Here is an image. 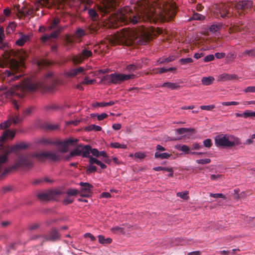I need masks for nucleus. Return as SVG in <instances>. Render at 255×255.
Instances as JSON below:
<instances>
[{"label": "nucleus", "mask_w": 255, "mask_h": 255, "mask_svg": "<svg viewBox=\"0 0 255 255\" xmlns=\"http://www.w3.org/2000/svg\"><path fill=\"white\" fill-rule=\"evenodd\" d=\"M203 145L207 148H210L212 145V142L211 139L208 138L203 141Z\"/></svg>", "instance_id": "obj_61"}, {"label": "nucleus", "mask_w": 255, "mask_h": 255, "mask_svg": "<svg viewBox=\"0 0 255 255\" xmlns=\"http://www.w3.org/2000/svg\"><path fill=\"white\" fill-rule=\"evenodd\" d=\"M32 156H33V158H36L40 161H44L46 160V151L32 152Z\"/></svg>", "instance_id": "obj_20"}, {"label": "nucleus", "mask_w": 255, "mask_h": 255, "mask_svg": "<svg viewBox=\"0 0 255 255\" xmlns=\"http://www.w3.org/2000/svg\"><path fill=\"white\" fill-rule=\"evenodd\" d=\"M88 13L90 17L93 20H96L99 17V15L96 10L94 8L89 9L88 10Z\"/></svg>", "instance_id": "obj_36"}, {"label": "nucleus", "mask_w": 255, "mask_h": 255, "mask_svg": "<svg viewBox=\"0 0 255 255\" xmlns=\"http://www.w3.org/2000/svg\"><path fill=\"white\" fill-rule=\"evenodd\" d=\"M176 70V69L174 67H171L169 68H157L156 70L157 71L156 72L158 73L159 74H162L165 72H173L175 71Z\"/></svg>", "instance_id": "obj_40"}, {"label": "nucleus", "mask_w": 255, "mask_h": 255, "mask_svg": "<svg viewBox=\"0 0 255 255\" xmlns=\"http://www.w3.org/2000/svg\"><path fill=\"white\" fill-rule=\"evenodd\" d=\"M85 130L88 131L92 130L99 131L102 130V128L99 126H96L95 125H91L88 127H85Z\"/></svg>", "instance_id": "obj_37"}, {"label": "nucleus", "mask_w": 255, "mask_h": 255, "mask_svg": "<svg viewBox=\"0 0 255 255\" xmlns=\"http://www.w3.org/2000/svg\"><path fill=\"white\" fill-rule=\"evenodd\" d=\"M90 153H91L93 155L97 157H99V151L97 149L92 148V147L91 146L90 150L89 151V155H90Z\"/></svg>", "instance_id": "obj_63"}, {"label": "nucleus", "mask_w": 255, "mask_h": 255, "mask_svg": "<svg viewBox=\"0 0 255 255\" xmlns=\"http://www.w3.org/2000/svg\"><path fill=\"white\" fill-rule=\"evenodd\" d=\"M219 81H229L232 79H235L237 78V76L235 74L233 75H230L226 73H224L222 74H221L218 77Z\"/></svg>", "instance_id": "obj_22"}, {"label": "nucleus", "mask_w": 255, "mask_h": 255, "mask_svg": "<svg viewBox=\"0 0 255 255\" xmlns=\"http://www.w3.org/2000/svg\"><path fill=\"white\" fill-rule=\"evenodd\" d=\"M230 6L228 4L222 3L218 6L220 16L222 18L229 17L231 14L229 13Z\"/></svg>", "instance_id": "obj_14"}, {"label": "nucleus", "mask_w": 255, "mask_h": 255, "mask_svg": "<svg viewBox=\"0 0 255 255\" xmlns=\"http://www.w3.org/2000/svg\"><path fill=\"white\" fill-rule=\"evenodd\" d=\"M36 63L39 67L48 66L52 64L51 62L44 59L38 60Z\"/></svg>", "instance_id": "obj_32"}, {"label": "nucleus", "mask_w": 255, "mask_h": 255, "mask_svg": "<svg viewBox=\"0 0 255 255\" xmlns=\"http://www.w3.org/2000/svg\"><path fill=\"white\" fill-rule=\"evenodd\" d=\"M15 131L14 130L6 129L3 131L2 135L0 136V149H4V142L6 138L12 139L15 135Z\"/></svg>", "instance_id": "obj_11"}, {"label": "nucleus", "mask_w": 255, "mask_h": 255, "mask_svg": "<svg viewBox=\"0 0 255 255\" xmlns=\"http://www.w3.org/2000/svg\"><path fill=\"white\" fill-rule=\"evenodd\" d=\"M11 125V121L9 119L8 120L2 123L0 125V128L1 129H5L10 127Z\"/></svg>", "instance_id": "obj_45"}, {"label": "nucleus", "mask_w": 255, "mask_h": 255, "mask_svg": "<svg viewBox=\"0 0 255 255\" xmlns=\"http://www.w3.org/2000/svg\"><path fill=\"white\" fill-rule=\"evenodd\" d=\"M55 196V192L51 190L41 192L37 194L38 198L43 201H46L52 199L54 198Z\"/></svg>", "instance_id": "obj_15"}, {"label": "nucleus", "mask_w": 255, "mask_h": 255, "mask_svg": "<svg viewBox=\"0 0 255 255\" xmlns=\"http://www.w3.org/2000/svg\"><path fill=\"white\" fill-rule=\"evenodd\" d=\"M31 37V35L30 34H23V33H20V37L18 39L15 43L16 45L22 46H23L25 42L29 41Z\"/></svg>", "instance_id": "obj_17"}, {"label": "nucleus", "mask_w": 255, "mask_h": 255, "mask_svg": "<svg viewBox=\"0 0 255 255\" xmlns=\"http://www.w3.org/2000/svg\"><path fill=\"white\" fill-rule=\"evenodd\" d=\"M196 161L198 164H206L210 163L211 162V160L209 158H206V159H198V160H196Z\"/></svg>", "instance_id": "obj_54"}, {"label": "nucleus", "mask_w": 255, "mask_h": 255, "mask_svg": "<svg viewBox=\"0 0 255 255\" xmlns=\"http://www.w3.org/2000/svg\"><path fill=\"white\" fill-rule=\"evenodd\" d=\"M16 23L14 22H10L6 28V32L7 34L12 33L15 29Z\"/></svg>", "instance_id": "obj_35"}, {"label": "nucleus", "mask_w": 255, "mask_h": 255, "mask_svg": "<svg viewBox=\"0 0 255 255\" xmlns=\"http://www.w3.org/2000/svg\"><path fill=\"white\" fill-rule=\"evenodd\" d=\"M60 156L57 152L53 151H46V159H50L53 161H58Z\"/></svg>", "instance_id": "obj_27"}, {"label": "nucleus", "mask_w": 255, "mask_h": 255, "mask_svg": "<svg viewBox=\"0 0 255 255\" xmlns=\"http://www.w3.org/2000/svg\"><path fill=\"white\" fill-rule=\"evenodd\" d=\"M137 69V67L134 64L128 65L126 67V70L128 72L134 71Z\"/></svg>", "instance_id": "obj_57"}, {"label": "nucleus", "mask_w": 255, "mask_h": 255, "mask_svg": "<svg viewBox=\"0 0 255 255\" xmlns=\"http://www.w3.org/2000/svg\"><path fill=\"white\" fill-rule=\"evenodd\" d=\"M24 87L29 91H34L37 89L38 85L36 83L28 82L24 84Z\"/></svg>", "instance_id": "obj_25"}, {"label": "nucleus", "mask_w": 255, "mask_h": 255, "mask_svg": "<svg viewBox=\"0 0 255 255\" xmlns=\"http://www.w3.org/2000/svg\"><path fill=\"white\" fill-rule=\"evenodd\" d=\"M9 119L14 124H17L21 123L22 121V118H20L19 116L15 115V116H11Z\"/></svg>", "instance_id": "obj_42"}, {"label": "nucleus", "mask_w": 255, "mask_h": 255, "mask_svg": "<svg viewBox=\"0 0 255 255\" xmlns=\"http://www.w3.org/2000/svg\"><path fill=\"white\" fill-rule=\"evenodd\" d=\"M86 35V32L84 30L81 28H78L75 32V36L77 37H82Z\"/></svg>", "instance_id": "obj_46"}, {"label": "nucleus", "mask_w": 255, "mask_h": 255, "mask_svg": "<svg viewBox=\"0 0 255 255\" xmlns=\"http://www.w3.org/2000/svg\"><path fill=\"white\" fill-rule=\"evenodd\" d=\"M255 57V50L254 49H247L239 54V57L243 59L247 57Z\"/></svg>", "instance_id": "obj_21"}, {"label": "nucleus", "mask_w": 255, "mask_h": 255, "mask_svg": "<svg viewBox=\"0 0 255 255\" xmlns=\"http://www.w3.org/2000/svg\"><path fill=\"white\" fill-rule=\"evenodd\" d=\"M244 117H255V112H251L250 110H246L244 112Z\"/></svg>", "instance_id": "obj_50"}, {"label": "nucleus", "mask_w": 255, "mask_h": 255, "mask_svg": "<svg viewBox=\"0 0 255 255\" xmlns=\"http://www.w3.org/2000/svg\"><path fill=\"white\" fill-rule=\"evenodd\" d=\"M60 109V107L56 104H52L45 107V110L47 111H55Z\"/></svg>", "instance_id": "obj_39"}, {"label": "nucleus", "mask_w": 255, "mask_h": 255, "mask_svg": "<svg viewBox=\"0 0 255 255\" xmlns=\"http://www.w3.org/2000/svg\"><path fill=\"white\" fill-rule=\"evenodd\" d=\"M154 36H155V28L151 27L148 28L142 25L138 31H133L129 28L123 29L115 34L110 41L113 45H130L133 43L145 45L149 42Z\"/></svg>", "instance_id": "obj_2"}, {"label": "nucleus", "mask_w": 255, "mask_h": 255, "mask_svg": "<svg viewBox=\"0 0 255 255\" xmlns=\"http://www.w3.org/2000/svg\"><path fill=\"white\" fill-rule=\"evenodd\" d=\"M135 77V75L133 74H124L114 73L104 76L102 81L106 82L108 84H120L125 81L134 79Z\"/></svg>", "instance_id": "obj_4"}, {"label": "nucleus", "mask_w": 255, "mask_h": 255, "mask_svg": "<svg viewBox=\"0 0 255 255\" xmlns=\"http://www.w3.org/2000/svg\"><path fill=\"white\" fill-rule=\"evenodd\" d=\"M214 59L215 56L213 54H210L205 56L203 59V61L205 62H208L214 60Z\"/></svg>", "instance_id": "obj_62"}, {"label": "nucleus", "mask_w": 255, "mask_h": 255, "mask_svg": "<svg viewBox=\"0 0 255 255\" xmlns=\"http://www.w3.org/2000/svg\"><path fill=\"white\" fill-rule=\"evenodd\" d=\"M193 19L198 20H203L205 19V16L198 13H194L192 16Z\"/></svg>", "instance_id": "obj_51"}, {"label": "nucleus", "mask_w": 255, "mask_h": 255, "mask_svg": "<svg viewBox=\"0 0 255 255\" xmlns=\"http://www.w3.org/2000/svg\"><path fill=\"white\" fill-rule=\"evenodd\" d=\"M236 53L235 52H230L227 55V59L228 61H233L236 57Z\"/></svg>", "instance_id": "obj_55"}, {"label": "nucleus", "mask_w": 255, "mask_h": 255, "mask_svg": "<svg viewBox=\"0 0 255 255\" xmlns=\"http://www.w3.org/2000/svg\"><path fill=\"white\" fill-rule=\"evenodd\" d=\"M236 251H239V249H233L231 251H221L219 252L220 254L222 255H234Z\"/></svg>", "instance_id": "obj_49"}, {"label": "nucleus", "mask_w": 255, "mask_h": 255, "mask_svg": "<svg viewBox=\"0 0 255 255\" xmlns=\"http://www.w3.org/2000/svg\"><path fill=\"white\" fill-rule=\"evenodd\" d=\"M79 185L82 186L81 195L84 197H89L92 193V189L93 188V186L89 183L83 182H80Z\"/></svg>", "instance_id": "obj_13"}, {"label": "nucleus", "mask_w": 255, "mask_h": 255, "mask_svg": "<svg viewBox=\"0 0 255 255\" xmlns=\"http://www.w3.org/2000/svg\"><path fill=\"white\" fill-rule=\"evenodd\" d=\"M60 22V19L59 17H55L53 21L51 22L50 25L47 27V29L48 31H51L53 29H57L58 27V24Z\"/></svg>", "instance_id": "obj_24"}, {"label": "nucleus", "mask_w": 255, "mask_h": 255, "mask_svg": "<svg viewBox=\"0 0 255 255\" xmlns=\"http://www.w3.org/2000/svg\"><path fill=\"white\" fill-rule=\"evenodd\" d=\"M188 192L187 191L184 192H177L176 194L177 196L180 197L184 200H187L188 198Z\"/></svg>", "instance_id": "obj_52"}, {"label": "nucleus", "mask_w": 255, "mask_h": 255, "mask_svg": "<svg viewBox=\"0 0 255 255\" xmlns=\"http://www.w3.org/2000/svg\"><path fill=\"white\" fill-rule=\"evenodd\" d=\"M111 146L114 148H121L126 149L127 148V145L125 144H121L118 142H114L111 144Z\"/></svg>", "instance_id": "obj_53"}, {"label": "nucleus", "mask_w": 255, "mask_h": 255, "mask_svg": "<svg viewBox=\"0 0 255 255\" xmlns=\"http://www.w3.org/2000/svg\"><path fill=\"white\" fill-rule=\"evenodd\" d=\"M23 58L20 55L18 52L13 49H9L4 51L3 55V59L0 61V67L2 68L9 67L10 69L5 71V74L7 77L10 78V81H14L19 79L21 75H14L20 67V63L18 61L22 60Z\"/></svg>", "instance_id": "obj_3"}, {"label": "nucleus", "mask_w": 255, "mask_h": 255, "mask_svg": "<svg viewBox=\"0 0 255 255\" xmlns=\"http://www.w3.org/2000/svg\"><path fill=\"white\" fill-rule=\"evenodd\" d=\"M161 87H167L171 90L178 89L180 88V86L178 84L170 82H165L161 86Z\"/></svg>", "instance_id": "obj_30"}, {"label": "nucleus", "mask_w": 255, "mask_h": 255, "mask_svg": "<svg viewBox=\"0 0 255 255\" xmlns=\"http://www.w3.org/2000/svg\"><path fill=\"white\" fill-rule=\"evenodd\" d=\"M92 56V52L85 48L81 53L73 57L72 61L76 64L80 63H82L85 59L91 57Z\"/></svg>", "instance_id": "obj_10"}, {"label": "nucleus", "mask_w": 255, "mask_h": 255, "mask_svg": "<svg viewBox=\"0 0 255 255\" xmlns=\"http://www.w3.org/2000/svg\"><path fill=\"white\" fill-rule=\"evenodd\" d=\"M98 238L99 243L102 244H110L112 242L111 238H108L105 239V237L103 235H99Z\"/></svg>", "instance_id": "obj_33"}, {"label": "nucleus", "mask_w": 255, "mask_h": 255, "mask_svg": "<svg viewBox=\"0 0 255 255\" xmlns=\"http://www.w3.org/2000/svg\"><path fill=\"white\" fill-rule=\"evenodd\" d=\"M95 82V80L94 79L89 80L87 77H85L83 81H82V84L85 85H91L93 84Z\"/></svg>", "instance_id": "obj_64"}, {"label": "nucleus", "mask_w": 255, "mask_h": 255, "mask_svg": "<svg viewBox=\"0 0 255 255\" xmlns=\"http://www.w3.org/2000/svg\"><path fill=\"white\" fill-rule=\"evenodd\" d=\"M18 89L19 86H16L13 88H11L9 90L6 91H3L2 93L3 95L2 96H4L6 100L7 99L10 98L14 95H18V94L17 90H18Z\"/></svg>", "instance_id": "obj_18"}, {"label": "nucleus", "mask_w": 255, "mask_h": 255, "mask_svg": "<svg viewBox=\"0 0 255 255\" xmlns=\"http://www.w3.org/2000/svg\"><path fill=\"white\" fill-rule=\"evenodd\" d=\"M91 146L89 145H78L70 153V156H80L85 157L89 156V151L90 150Z\"/></svg>", "instance_id": "obj_9"}, {"label": "nucleus", "mask_w": 255, "mask_h": 255, "mask_svg": "<svg viewBox=\"0 0 255 255\" xmlns=\"http://www.w3.org/2000/svg\"><path fill=\"white\" fill-rule=\"evenodd\" d=\"M64 29L63 27L58 28L55 31L49 35L50 39L51 38H57L59 33Z\"/></svg>", "instance_id": "obj_38"}, {"label": "nucleus", "mask_w": 255, "mask_h": 255, "mask_svg": "<svg viewBox=\"0 0 255 255\" xmlns=\"http://www.w3.org/2000/svg\"><path fill=\"white\" fill-rule=\"evenodd\" d=\"M177 13V7L174 3H166L163 5L161 12V18L164 21L173 19Z\"/></svg>", "instance_id": "obj_6"}, {"label": "nucleus", "mask_w": 255, "mask_h": 255, "mask_svg": "<svg viewBox=\"0 0 255 255\" xmlns=\"http://www.w3.org/2000/svg\"><path fill=\"white\" fill-rule=\"evenodd\" d=\"M194 129L193 128H180L177 129V132L179 134H183L188 132H193Z\"/></svg>", "instance_id": "obj_43"}, {"label": "nucleus", "mask_w": 255, "mask_h": 255, "mask_svg": "<svg viewBox=\"0 0 255 255\" xmlns=\"http://www.w3.org/2000/svg\"><path fill=\"white\" fill-rule=\"evenodd\" d=\"M10 152V151H6L4 154L0 155V167L7 161L8 154Z\"/></svg>", "instance_id": "obj_41"}, {"label": "nucleus", "mask_w": 255, "mask_h": 255, "mask_svg": "<svg viewBox=\"0 0 255 255\" xmlns=\"http://www.w3.org/2000/svg\"><path fill=\"white\" fill-rule=\"evenodd\" d=\"M215 81V79L212 76L204 77L201 80L203 85L205 86L211 85Z\"/></svg>", "instance_id": "obj_29"}, {"label": "nucleus", "mask_w": 255, "mask_h": 255, "mask_svg": "<svg viewBox=\"0 0 255 255\" xmlns=\"http://www.w3.org/2000/svg\"><path fill=\"white\" fill-rule=\"evenodd\" d=\"M123 4V0H103L99 5L98 9L102 16L110 14L107 22L108 28H117L118 22L124 24L128 23L136 24L142 21L152 20L153 12L142 6L134 10L128 6H126L119 9L116 12H113L117 7Z\"/></svg>", "instance_id": "obj_1"}, {"label": "nucleus", "mask_w": 255, "mask_h": 255, "mask_svg": "<svg viewBox=\"0 0 255 255\" xmlns=\"http://www.w3.org/2000/svg\"><path fill=\"white\" fill-rule=\"evenodd\" d=\"M49 240L50 241H55L60 238V234L58 230L56 229H52L49 235Z\"/></svg>", "instance_id": "obj_26"}, {"label": "nucleus", "mask_w": 255, "mask_h": 255, "mask_svg": "<svg viewBox=\"0 0 255 255\" xmlns=\"http://www.w3.org/2000/svg\"><path fill=\"white\" fill-rule=\"evenodd\" d=\"M17 11L19 14H20L21 16H26L29 15H32L34 12L33 8L31 7L29 5H25L21 8L20 7L19 5L17 6Z\"/></svg>", "instance_id": "obj_12"}, {"label": "nucleus", "mask_w": 255, "mask_h": 255, "mask_svg": "<svg viewBox=\"0 0 255 255\" xmlns=\"http://www.w3.org/2000/svg\"><path fill=\"white\" fill-rule=\"evenodd\" d=\"M27 147L28 145L24 143H20L19 144H15L11 146L10 152H12L19 149H24L26 148Z\"/></svg>", "instance_id": "obj_28"}, {"label": "nucleus", "mask_w": 255, "mask_h": 255, "mask_svg": "<svg viewBox=\"0 0 255 255\" xmlns=\"http://www.w3.org/2000/svg\"><path fill=\"white\" fill-rule=\"evenodd\" d=\"M115 102L110 101L109 102H96L93 104L94 107H104L113 105Z\"/></svg>", "instance_id": "obj_31"}, {"label": "nucleus", "mask_w": 255, "mask_h": 255, "mask_svg": "<svg viewBox=\"0 0 255 255\" xmlns=\"http://www.w3.org/2000/svg\"><path fill=\"white\" fill-rule=\"evenodd\" d=\"M215 140L217 146L231 147L240 143L238 138L227 134L219 135L215 137Z\"/></svg>", "instance_id": "obj_5"}, {"label": "nucleus", "mask_w": 255, "mask_h": 255, "mask_svg": "<svg viewBox=\"0 0 255 255\" xmlns=\"http://www.w3.org/2000/svg\"><path fill=\"white\" fill-rule=\"evenodd\" d=\"M79 193V191L73 188H70L68 189L67 191V194L69 195H72V196H75L78 194Z\"/></svg>", "instance_id": "obj_56"}, {"label": "nucleus", "mask_w": 255, "mask_h": 255, "mask_svg": "<svg viewBox=\"0 0 255 255\" xmlns=\"http://www.w3.org/2000/svg\"><path fill=\"white\" fill-rule=\"evenodd\" d=\"M193 60L191 58H181L179 60V63L182 65H186L193 62Z\"/></svg>", "instance_id": "obj_48"}, {"label": "nucleus", "mask_w": 255, "mask_h": 255, "mask_svg": "<svg viewBox=\"0 0 255 255\" xmlns=\"http://www.w3.org/2000/svg\"><path fill=\"white\" fill-rule=\"evenodd\" d=\"M59 125L58 124H47L46 125V128L50 130H55L58 128Z\"/></svg>", "instance_id": "obj_60"}, {"label": "nucleus", "mask_w": 255, "mask_h": 255, "mask_svg": "<svg viewBox=\"0 0 255 255\" xmlns=\"http://www.w3.org/2000/svg\"><path fill=\"white\" fill-rule=\"evenodd\" d=\"M154 156L156 158L163 159L169 158L171 156V154L166 152L161 153L159 151H156L155 153Z\"/></svg>", "instance_id": "obj_34"}, {"label": "nucleus", "mask_w": 255, "mask_h": 255, "mask_svg": "<svg viewBox=\"0 0 255 255\" xmlns=\"http://www.w3.org/2000/svg\"><path fill=\"white\" fill-rule=\"evenodd\" d=\"M111 231L115 234H123L125 233L124 229L120 227H115L111 229Z\"/></svg>", "instance_id": "obj_47"}, {"label": "nucleus", "mask_w": 255, "mask_h": 255, "mask_svg": "<svg viewBox=\"0 0 255 255\" xmlns=\"http://www.w3.org/2000/svg\"><path fill=\"white\" fill-rule=\"evenodd\" d=\"M84 71V68L81 67L77 69H72L67 72L66 74L68 77H73L78 74L83 72Z\"/></svg>", "instance_id": "obj_23"}, {"label": "nucleus", "mask_w": 255, "mask_h": 255, "mask_svg": "<svg viewBox=\"0 0 255 255\" xmlns=\"http://www.w3.org/2000/svg\"><path fill=\"white\" fill-rule=\"evenodd\" d=\"M78 141V139H74L73 138H69L64 140V148L61 149V152H66L68 151L69 146H74Z\"/></svg>", "instance_id": "obj_16"}, {"label": "nucleus", "mask_w": 255, "mask_h": 255, "mask_svg": "<svg viewBox=\"0 0 255 255\" xmlns=\"http://www.w3.org/2000/svg\"><path fill=\"white\" fill-rule=\"evenodd\" d=\"M215 108V106L214 105H210L208 106H201L200 107L201 109L203 110H207V111H212Z\"/></svg>", "instance_id": "obj_58"}, {"label": "nucleus", "mask_w": 255, "mask_h": 255, "mask_svg": "<svg viewBox=\"0 0 255 255\" xmlns=\"http://www.w3.org/2000/svg\"><path fill=\"white\" fill-rule=\"evenodd\" d=\"M253 6V2L251 0H241L235 4V8L241 17H243L251 10Z\"/></svg>", "instance_id": "obj_7"}, {"label": "nucleus", "mask_w": 255, "mask_h": 255, "mask_svg": "<svg viewBox=\"0 0 255 255\" xmlns=\"http://www.w3.org/2000/svg\"><path fill=\"white\" fill-rule=\"evenodd\" d=\"M174 60V58L173 56H169L167 58L159 59L158 60V62L159 64H166L168 62L173 61Z\"/></svg>", "instance_id": "obj_44"}, {"label": "nucleus", "mask_w": 255, "mask_h": 255, "mask_svg": "<svg viewBox=\"0 0 255 255\" xmlns=\"http://www.w3.org/2000/svg\"><path fill=\"white\" fill-rule=\"evenodd\" d=\"M32 159L33 156H32V153L23 155H19L12 168L14 169L19 167L31 166L33 165V163Z\"/></svg>", "instance_id": "obj_8"}, {"label": "nucleus", "mask_w": 255, "mask_h": 255, "mask_svg": "<svg viewBox=\"0 0 255 255\" xmlns=\"http://www.w3.org/2000/svg\"><path fill=\"white\" fill-rule=\"evenodd\" d=\"M180 150L187 154L191 153V152L190 148L186 145H182L180 148Z\"/></svg>", "instance_id": "obj_59"}, {"label": "nucleus", "mask_w": 255, "mask_h": 255, "mask_svg": "<svg viewBox=\"0 0 255 255\" xmlns=\"http://www.w3.org/2000/svg\"><path fill=\"white\" fill-rule=\"evenodd\" d=\"M55 82L56 78L53 73L49 72L45 75L44 79V84L45 86L53 84Z\"/></svg>", "instance_id": "obj_19"}]
</instances>
